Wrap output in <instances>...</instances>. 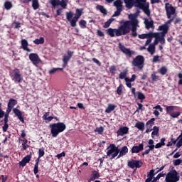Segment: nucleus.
I'll return each instance as SVG.
<instances>
[{"label": "nucleus", "mask_w": 182, "mask_h": 182, "mask_svg": "<svg viewBox=\"0 0 182 182\" xmlns=\"http://www.w3.org/2000/svg\"><path fill=\"white\" fill-rule=\"evenodd\" d=\"M82 15H83V9H76L75 14H73L72 11L65 13L66 19L72 28H76L77 26V21L80 19Z\"/></svg>", "instance_id": "obj_1"}, {"label": "nucleus", "mask_w": 182, "mask_h": 182, "mask_svg": "<svg viewBox=\"0 0 182 182\" xmlns=\"http://www.w3.org/2000/svg\"><path fill=\"white\" fill-rule=\"evenodd\" d=\"M128 18L129 21H124L122 25L125 28L126 31L130 33L132 26H139V20L137 19V15L134 14H129Z\"/></svg>", "instance_id": "obj_2"}, {"label": "nucleus", "mask_w": 182, "mask_h": 182, "mask_svg": "<svg viewBox=\"0 0 182 182\" xmlns=\"http://www.w3.org/2000/svg\"><path fill=\"white\" fill-rule=\"evenodd\" d=\"M52 137H58L59 133H62L66 130V124L63 122H58L50 124L49 125Z\"/></svg>", "instance_id": "obj_3"}, {"label": "nucleus", "mask_w": 182, "mask_h": 182, "mask_svg": "<svg viewBox=\"0 0 182 182\" xmlns=\"http://www.w3.org/2000/svg\"><path fill=\"white\" fill-rule=\"evenodd\" d=\"M134 6L142 9L148 18L150 17L151 14L150 11V4L146 2V0H134Z\"/></svg>", "instance_id": "obj_4"}, {"label": "nucleus", "mask_w": 182, "mask_h": 182, "mask_svg": "<svg viewBox=\"0 0 182 182\" xmlns=\"http://www.w3.org/2000/svg\"><path fill=\"white\" fill-rule=\"evenodd\" d=\"M107 35L111 38H114V36H122L124 35H127V31L125 30L124 27L122 24L118 27V28H109L106 31Z\"/></svg>", "instance_id": "obj_5"}, {"label": "nucleus", "mask_w": 182, "mask_h": 182, "mask_svg": "<svg viewBox=\"0 0 182 182\" xmlns=\"http://www.w3.org/2000/svg\"><path fill=\"white\" fill-rule=\"evenodd\" d=\"M107 156L108 157H111L110 160H113V159L117 157L120 151V149H119V146H116V144H109V146L107 148Z\"/></svg>", "instance_id": "obj_6"}, {"label": "nucleus", "mask_w": 182, "mask_h": 182, "mask_svg": "<svg viewBox=\"0 0 182 182\" xmlns=\"http://www.w3.org/2000/svg\"><path fill=\"white\" fill-rule=\"evenodd\" d=\"M165 181L178 182L180 181V173L176 169H171L166 174Z\"/></svg>", "instance_id": "obj_7"}, {"label": "nucleus", "mask_w": 182, "mask_h": 182, "mask_svg": "<svg viewBox=\"0 0 182 182\" xmlns=\"http://www.w3.org/2000/svg\"><path fill=\"white\" fill-rule=\"evenodd\" d=\"M132 66L137 68L139 70H142L144 68V56L141 55H136L132 60Z\"/></svg>", "instance_id": "obj_8"}, {"label": "nucleus", "mask_w": 182, "mask_h": 182, "mask_svg": "<svg viewBox=\"0 0 182 182\" xmlns=\"http://www.w3.org/2000/svg\"><path fill=\"white\" fill-rule=\"evenodd\" d=\"M165 11L166 12L167 18L173 17L177 18V13L176 12V7L173 6L170 3L165 4Z\"/></svg>", "instance_id": "obj_9"}, {"label": "nucleus", "mask_w": 182, "mask_h": 182, "mask_svg": "<svg viewBox=\"0 0 182 182\" xmlns=\"http://www.w3.org/2000/svg\"><path fill=\"white\" fill-rule=\"evenodd\" d=\"M11 76L13 80L18 82V83H22V80H23L22 74H21V70L18 68L13 70Z\"/></svg>", "instance_id": "obj_10"}, {"label": "nucleus", "mask_w": 182, "mask_h": 182, "mask_svg": "<svg viewBox=\"0 0 182 182\" xmlns=\"http://www.w3.org/2000/svg\"><path fill=\"white\" fill-rule=\"evenodd\" d=\"M28 58L31 62H32L33 65H34V66H37L42 62V60L39 58V55L35 53H30Z\"/></svg>", "instance_id": "obj_11"}, {"label": "nucleus", "mask_w": 182, "mask_h": 182, "mask_svg": "<svg viewBox=\"0 0 182 182\" xmlns=\"http://www.w3.org/2000/svg\"><path fill=\"white\" fill-rule=\"evenodd\" d=\"M141 166H143V162L140 160L132 159L131 161H128V166L129 168H140Z\"/></svg>", "instance_id": "obj_12"}, {"label": "nucleus", "mask_w": 182, "mask_h": 182, "mask_svg": "<svg viewBox=\"0 0 182 182\" xmlns=\"http://www.w3.org/2000/svg\"><path fill=\"white\" fill-rule=\"evenodd\" d=\"M75 53L74 51L68 50L67 52V55H64L63 58V68H66L68 65V63H69V60L72 59V56H73V54Z\"/></svg>", "instance_id": "obj_13"}, {"label": "nucleus", "mask_w": 182, "mask_h": 182, "mask_svg": "<svg viewBox=\"0 0 182 182\" xmlns=\"http://www.w3.org/2000/svg\"><path fill=\"white\" fill-rule=\"evenodd\" d=\"M119 49L122 52V53H124V55H127V56H129V58H132V55L134 53L130 50V48H127L123 46L122 43H119Z\"/></svg>", "instance_id": "obj_14"}, {"label": "nucleus", "mask_w": 182, "mask_h": 182, "mask_svg": "<svg viewBox=\"0 0 182 182\" xmlns=\"http://www.w3.org/2000/svg\"><path fill=\"white\" fill-rule=\"evenodd\" d=\"M4 119H2L1 122H4V125L2 127V130L4 133L8 131V128L9 127V124H8V122H9V114L8 112H4Z\"/></svg>", "instance_id": "obj_15"}, {"label": "nucleus", "mask_w": 182, "mask_h": 182, "mask_svg": "<svg viewBox=\"0 0 182 182\" xmlns=\"http://www.w3.org/2000/svg\"><path fill=\"white\" fill-rule=\"evenodd\" d=\"M31 159H32V155H27L19 163L18 166L19 167H25L29 161H31Z\"/></svg>", "instance_id": "obj_16"}, {"label": "nucleus", "mask_w": 182, "mask_h": 182, "mask_svg": "<svg viewBox=\"0 0 182 182\" xmlns=\"http://www.w3.org/2000/svg\"><path fill=\"white\" fill-rule=\"evenodd\" d=\"M13 113H14L15 116L18 117V120H20L21 123H25V119L23 118V116H22V112H21V110L18 108H14Z\"/></svg>", "instance_id": "obj_17"}, {"label": "nucleus", "mask_w": 182, "mask_h": 182, "mask_svg": "<svg viewBox=\"0 0 182 182\" xmlns=\"http://www.w3.org/2000/svg\"><path fill=\"white\" fill-rule=\"evenodd\" d=\"M143 150H144V144H143V143L139 144V146H134L132 149L131 151L132 154H137V153H140V151H143Z\"/></svg>", "instance_id": "obj_18"}, {"label": "nucleus", "mask_w": 182, "mask_h": 182, "mask_svg": "<svg viewBox=\"0 0 182 182\" xmlns=\"http://www.w3.org/2000/svg\"><path fill=\"white\" fill-rule=\"evenodd\" d=\"M128 153H129V148L124 146L121 149H119V152L118 154L117 159H120V157H123V156H126V154H127Z\"/></svg>", "instance_id": "obj_19"}, {"label": "nucleus", "mask_w": 182, "mask_h": 182, "mask_svg": "<svg viewBox=\"0 0 182 182\" xmlns=\"http://www.w3.org/2000/svg\"><path fill=\"white\" fill-rule=\"evenodd\" d=\"M154 169L150 170L149 172L147 173V178L145 180V182H152L154 180V176H156V173H154Z\"/></svg>", "instance_id": "obj_20"}, {"label": "nucleus", "mask_w": 182, "mask_h": 182, "mask_svg": "<svg viewBox=\"0 0 182 182\" xmlns=\"http://www.w3.org/2000/svg\"><path fill=\"white\" fill-rule=\"evenodd\" d=\"M29 43H28V40L26 39H22L21 40V48L23 49V50H26V52H31L32 50H31L29 48H28Z\"/></svg>", "instance_id": "obj_21"}, {"label": "nucleus", "mask_w": 182, "mask_h": 182, "mask_svg": "<svg viewBox=\"0 0 182 182\" xmlns=\"http://www.w3.org/2000/svg\"><path fill=\"white\" fill-rule=\"evenodd\" d=\"M99 177H100V173H99V172H97V171H92L91 177L88 180V182L95 181V180H97V178H99Z\"/></svg>", "instance_id": "obj_22"}, {"label": "nucleus", "mask_w": 182, "mask_h": 182, "mask_svg": "<svg viewBox=\"0 0 182 182\" xmlns=\"http://www.w3.org/2000/svg\"><path fill=\"white\" fill-rule=\"evenodd\" d=\"M117 133L118 136H124V134H127V133H129V128L127 127H121Z\"/></svg>", "instance_id": "obj_23"}, {"label": "nucleus", "mask_w": 182, "mask_h": 182, "mask_svg": "<svg viewBox=\"0 0 182 182\" xmlns=\"http://www.w3.org/2000/svg\"><path fill=\"white\" fill-rule=\"evenodd\" d=\"M126 8L132 9L134 6V0H124Z\"/></svg>", "instance_id": "obj_24"}, {"label": "nucleus", "mask_w": 182, "mask_h": 182, "mask_svg": "<svg viewBox=\"0 0 182 182\" xmlns=\"http://www.w3.org/2000/svg\"><path fill=\"white\" fill-rule=\"evenodd\" d=\"M153 38H159V33H152L151 34V37H148L146 39V41L145 43V46H147V45H149V43H151V41L153 39Z\"/></svg>", "instance_id": "obj_25"}, {"label": "nucleus", "mask_w": 182, "mask_h": 182, "mask_svg": "<svg viewBox=\"0 0 182 182\" xmlns=\"http://www.w3.org/2000/svg\"><path fill=\"white\" fill-rule=\"evenodd\" d=\"M39 161H41V158L39 156L36 159V163L34 165L33 168V173L34 174H36L37 173H39L38 167H39Z\"/></svg>", "instance_id": "obj_26"}, {"label": "nucleus", "mask_w": 182, "mask_h": 182, "mask_svg": "<svg viewBox=\"0 0 182 182\" xmlns=\"http://www.w3.org/2000/svg\"><path fill=\"white\" fill-rule=\"evenodd\" d=\"M96 9L97 11H100V12H101V14H103V15H107V10L105 8V6L98 4L96 6Z\"/></svg>", "instance_id": "obj_27"}, {"label": "nucleus", "mask_w": 182, "mask_h": 182, "mask_svg": "<svg viewBox=\"0 0 182 182\" xmlns=\"http://www.w3.org/2000/svg\"><path fill=\"white\" fill-rule=\"evenodd\" d=\"M144 23L146 29H150V28L154 27V21H153V20H151V21H149L148 19H145Z\"/></svg>", "instance_id": "obj_28"}, {"label": "nucleus", "mask_w": 182, "mask_h": 182, "mask_svg": "<svg viewBox=\"0 0 182 182\" xmlns=\"http://www.w3.org/2000/svg\"><path fill=\"white\" fill-rule=\"evenodd\" d=\"M114 6H116L117 9H123V1L122 0H116L114 2Z\"/></svg>", "instance_id": "obj_29"}, {"label": "nucleus", "mask_w": 182, "mask_h": 182, "mask_svg": "<svg viewBox=\"0 0 182 182\" xmlns=\"http://www.w3.org/2000/svg\"><path fill=\"white\" fill-rule=\"evenodd\" d=\"M16 105H18V100L14 99V98H11L9 100V102L7 104V106L14 108V106H16Z\"/></svg>", "instance_id": "obj_30"}, {"label": "nucleus", "mask_w": 182, "mask_h": 182, "mask_svg": "<svg viewBox=\"0 0 182 182\" xmlns=\"http://www.w3.org/2000/svg\"><path fill=\"white\" fill-rule=\"evenodd\" d=\"M132 28L130 31H132V36L133 38H136L137 36V28H139V26H131Z\"/></svg>", "instance_id": "obj_31"}, {"label": "nucleus", "mask_w": 182, "mask_h": 182, "mask_svg": "<svg viewBox=\"0 0 182 182\" xmlns=\"http://www.w3.org/2000/svg\"><path fill=\"white\" fill-rule=\"evenodd\" d=\"M154 122H156V118H151L146 123V126L148 129H151L154 126Z\"/></svg>", "instance_id": "obj_32"}, {"label": "nucleus", "mask_w": 182, "mask_h": 182, "mask_svg": "<svg viewBox=\"0 0 182 182\" xmlns=\"http://www.w3.org/2000/svg\"><path fill=\"white\" fill-rule=\"evenodd\" d=\"M114 109H116V105L109 104L107 109H105V113H112Z\"/></svg>", "instance_id": "obj_33"}, {"label": "nucleus", "mask_w": 182, "mask_h": 182, "mask_svg": "<svg viewBox=\"0 0 182 182\" xmlns=\"http://www.w3.org/2000/svg\"><path fill=\"white\" fill-rule=\"evenodd\" d=\"M33 43H35V45H43V43H45V38L43 37L36 38L33 41Z\"/></svg>", "instance_id": "obj_34"}, {"label": "nucleus", "mask_w": 182, "mask_h": 182, "mask_svg": "<svg viewBox=\"0 0 182 182\" xmlns=\"http://www.w3.org/2000/svg\"><path fill=\"white\" fill-rule=\"evenodd\" d=\"M32 1V8L34 9V11H36V9H39V0H31Z\"/></svg>", "instance_id": "obj_35"}, {"label": "nucleus", "mask_w": 182, "mask_h": 182, "mask_svg": "<svg viewBox=\"0 0 182 182\" xmlns=\"http://www.w3.org/2000/svg\"><path fill=\"white\" fill-rule=\"evenodd\" d=\"M135 127H136V129H139V130H141V132H143V130H144V122H138L135 124Z\"/></svg>", "instance_id": "obj_36"}, {"label": "nucleus", "mask_w": 182, "mask_h": 182, "mask_svg": "<svg viewBox=\"0 0 182 182\" xmlns=\"http://www.w3.org/2000/svg\"><path fill=\"white\" fill-rule=\"evenodd\" d=\"M147 50L151 53V55H154V53L156 52V46L154 44H149Z\"/></svg>", "instance_id": "obj_37"}, {"label": "nucleus", "mask_w": 182, "mask_h": 182, "mask_svg": "<svg viewBox=\"0 0 182 182\" xmlns=\"http://www.w3.org/2000/svg\"><path fill=\"white\" fill-rule=\"evenodd\" d=\"M152 33L153 32H149L148 33L139 34L138 38H139V39H147L148 38H151Z\"/></svg>", "instance_id": "obj_38"}, {"label": "nucleus", "mask_w": 182, "mask_h": 182, "mask_svg": "<svg viewBox=\"0 0 182 182\" xmlns=\"http://www.w3.org/2000/svg\"><path fill=\"white\" fill-rule=\"evenodd\" d=\"M166 176V172L162 171L161 173H159L156 177H154V179L152 180V182H157V180H160L161 177H164Z\"/></svg>", "instance_id": "obj_39"}, {"label": "nucleus", "mask_w": 182, "mask_h": 182, "mask_svg": "<svg viewBox=\"0 0 182 182\" xmlns=\"http://www.w3.org/2000/svg\"><path fill=\"white\" fill-rule=\"evenodd\" d=\"M60 0H50V4L52 5V9H55V8H56V6H59L60 4Z\"/></svg>", "instance_id": "obj_40"}, {"label": "nucleus", "mask_w": 182, "mask_h": 182, "mask_svg": "<svg viewBox=\"0 0 182 182\" xmlns=\"http://www.w3.org/2000/svg\"><path fill=\"white\" fill-rule=\"evenodd\" d=\"M176 108L175 106H167L166 108V111L167 114H169V116L174 112V109Z\"/></svg>", "instance_id": "obj_41"}, {"label": "nucleus", "mask_w": 182, "mask_h": 182, "mask_svg": "<svg viewBox=\"0 0 182 182\" xmlns=\"http://www.w3.org/2000/svg\"><path fill=\"white\" fill-rule=\"evenodd\" d=\"M159 31H162L164 33H167L168 31V26L167 25L164 24L163 26H160L159 27Z\"/></svg>", "instance_id": "obj_42"}, {"label": "nucleus", "mask_w": 182, "mask_h": 182, "mask_svg": "<svg viewBox=\"0 0 182 182\" xmlns=\"http://www.w3.org/2000/svg\"><path fill=\"white\" fill-rule=\"evenodd\" d=\"M114 21V18H111L109 20H107V21H106L103 26V28H109V26H110V25L112 24V22Z\"/></svg>", "instance_id": "obj_43"}, {"label": "nucleus", "mask_w": 182, "mask_h": 182, "mask_svg": "<svg viewBox=\"0 0 182 182\" xmlns=\"http://www.w3.org/2000/svg\"><path fill=\"white\" fill-rule=\"evenodd\" d=\"M153 129L154 131L151 133V137L152 139H154V136H157V134H159V127L154 126Z\"/></svg>", "instance_id": "obj_44"}, {"label": "nucleus", "mask_w": 182, "mask_h": 182, "mask_svg": "<svg viewBox=\"0 0 182 182\" xmlns=\"http://www.w3.org/2000/svg\"><path fill=\"white\" fill-rule=\"evenodd\" d=\"M137 95H138V99L141 100V103H143V100L146 99V95H144V94H143V92H138Z\"/></svg>", "instance_id": "obj_45"}, {"label": "nucleus", "mask_w": 182, "mask_h": 182, "mask_svg": "<svg viewBox=\"0 0 182 182\" xmlns=\"http://www.w3.org/2000/svg\"><path fill=\"white\" fill-rule=\"evenodd\" d=\"M12 6H13L12 2H11V1H6L4 3V8L7 11H9V9H11Z\"/></svg>", "instance_id": "obj_46"}, {"label": "nucleus", "mask_w": 182, "mask_h": 182, "mask_svg": "<svg viewBox=\"0 0 182 182\" xmlns=\"http://www.w3.org/2000/svg\"><path fill=\"white\" fill-rule=\"evenodd\" d=\"M117 93L119 95V96H122L123 94V84H120L117 88Z\"/></svg>", "instance_id": "obj_47"}, {"label": "nucleus", "mask_w": 182, "mask_h": 182, "mask_svg": "<svg viewBox=\"0 0 182 182\" xmlns=\"http://www.w3.org/2000/svg\"><path fill=\"white\" fill-rule=\"evenodd\" d=\"M79 25L81 29H85L86 28L87 22L85 20L82 19L79 21Z\"/></svg>", "instance_id": "obj_48"}, {"label": "nucleus", "mask_w": 182, "mask_h": 182, "mask_svg": "<svg viewBox=\"0 0 182 182\" xmlns=\"http://www.w3.org/2000/svg\"><path fill=\"white\" fill-rule=\"evenodd\" d=\"M94 132H95V133H98V134H103L105 128L103 127H97Z\"/></svg>", "instance_id": "obj_49"}, {"label": "nucleus", "mask_w": 182, "mask_h": 182, "mask_svg": "<svg viewBox=\"0 0 182 182\" xmlns=\"http://www.w3.org/2000/svg\"><path fill=\"white\" fill-rule=\"evenodd\" d=\"M178 139H180L178 140V141L176 144L177 149H180V147H181V146H182V132H181V134L178 136Z\"/></svg>", "instance_id": "obj_50"}, {"label": "nucleus", "mask_w": 182, "mask_h": 182, "mask_svg": "<svg viewBox=\"0 0 182 182\" xmlns=\"http://www.w3.org/2000/svg\"><path fill=\"white\" fill-rule=\"evenodd\" d=\"M167 68L166 66H163L159 70V73L162 75H164L167 73Z\"/></svg>", "instance_id": "obj_51"}, {"label": "nucleus", "mask_w": 182, "mask_h": 182, "mask_svg": "<svg viewBox=\"0 0 182 182\" xmlns=\"http://www.w3.org/2000/svg\"><path fill=\"white\" fill-rule=\"evenodd\" d=\"M58 70H63V68H53L48 71L49 75H54L56 73Z\"/></svg>", "instance_id": "obj_52"}, {"label": "nucleus", "mask_w": 182, "mask_h": 182, "mask_svg": "<svg viewBox=\"0 0 182 182\" xmlns=\"http://www.w3.org/2000/svg\"><path fill=\"white\" fill-rule=\"evenodd\" d=\"M151 77L152 82H157L160 77H159V75H156V73H153L151 75Z\"/></svg>", "instance_id": "obj_53"}, {"label": "nucleus", "mask_w": 182, "mask_h": 182, "mask_svg": "<svg viewBox=\"0 0 182 182\" xmlns=\"http://www.w3.org/2000/svg\"><path fill=\"white\" fill-rule=\"evenodd\" d=\"M116 70H117V69L116 68V67L114 65H112L109 68V73H111V75H116Z\"/></svg>", "instance_id": "obj_54"}, {"label": "nucleus", "mask_w": 182, "mask_h": 182, "mask_svg": "<svg viewBox=\"0 0 182 182\" xmlns=\"http://www.w3.org/2000/svg\"><path fill=\"white\" fill-rule=\"evenodd\" d=\"M126 76H127V71H123V72L119 73V78L126 80Z\"/></svg>", "instance_id": "obj_55"}, {"label": "nucleus", "mask_w": 182, "mask_h": 182, "mask_svg": "<svg viewBox=\"0 0 182 182\" xmlns=\"http://www.w3.org/2000/svg\"><path fill=\"white\" fill-rule=\"evenodd\" d=\"M122 11H123V9H117V11H114V14L112 15V18H114V16H119L120 14H122Z\"/></svg>", "instance_id": "obj_56"}, {"label": "nucleus", "mask_w": 182, "mask_h": 182, "mask_svg": "<svg viewBox=\"0 0 182 182\" xmlns=\"http://www.w3.org/2000/svg\"><path fill=\"white\" fill-rule=\"evenodd\" d=\"M180 114H181V113L180 112H176L172 113L170 117H172L173 119H177V117H178V116H180Z\"/></svg>", "instance_id": "obj_57"}, {"label": "nucleus", "mask_w": 182, "mask_h": 182, "mask_svg": "<svg viewBox=\"0 0 182 182\" xmlns=\"http://www.w3.org/2000/svg\"><path fill=\"white\" fill-rule=\"evenodd\" d=\"M45 156V149L43 148L39 149H38V157H43Z\"/></svg>", "instance_id": "obj_58"}, {"label": "nucleus", "mask_w": 182, "mask_h": 182, "mask_svg": "<svg viewBox=\"0 0 182 182\" xmlns=\"http://www.w3.org/2000/svg\"><path fill=\"white\" fill-rule=\"evenodd\" d=\"M173 163L174 166H180L182 163V160L180 159H175L173 161Z\"/></svg>", "instance_id": "obj_59"}, {"label": "nucleus", "mask_w": 182, "mask_h": 182, "mask_svg": "<svg viewBox=\"0 0 182 182\" xmlns=\"http://www.w3.org/2000/svg\"><path fill=\"white\" fill-rule=\"evenodd\" d=\"M125 80H128V82H134V80H136V75L133 74L131 78L126 77Z\"/></svg>", "instance_id": "obj_60"}, {"label": "nucleus", "mask_w": 182, "mask_h": 182, "mask_svg": "<svg viewBox=\"0 0 182 182\" xmlns=\"http://www.w3.org/2000/svg\"><path fill=\"white\" fill-rule=\"evenodd\" d=\"M63 9H66V6H68V4L65 3V0H62L61 1H60V4Z\"/></svg>", "instance_id": "obj_61"}, {"label": "nucleus", "mask_w": 182, "mask_h": 182, "mask_svg": "<svg viewBox=\"0 0 182 182\" xmlns=\"http://www.w3.org/2000/svg\"><path fill=\"white\" fill-rule=\"evenodd\" d=\"M66 156V153L65 151L61 152L60 154H58L56 155L57 159L60 160V159H62V157H65Z\"/></svg>", "instance_id": "obj_62"}, {"label": "nucleus", "mask_w": 182, "mask_h": 182, "mask_svg": "<svg viewBox=\"0 0 182 182\" xmlns=\"http://www.w3.org/2000/svg\"><path fill=\"white\" fill-rule=\"evenodd\" d=\"M174 19H175L174 21H173L174 25H177L178 23H181V22H182V19L180 18H176L175 17Z\"/></svg>", "instance_id": "obj_63"}, {"label": "nucleus", "mask_w": 182, "mask_h": 182, "mask_svg": "<svg viewBox=\"0 0 182 182\" xmlns=\"http://www.w3.org/2000/svg\"><path fill=\"white\" fill-rule=\"evenodd\" d=\"M168 20L166 22L165 25H170V23H171V22H173V21H174V19H176V17H173L171 16L170 18H168Z\"/></svg>", "instance_id": "obj_64"}]
</instances>
